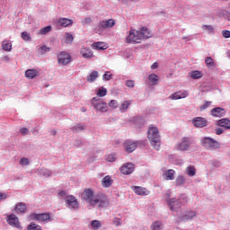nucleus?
I'll use <instances>...</instances> for the list:
<instances>
[{"label":"nucleus","mask_w":230,"mask_h":230,"mask_svg":"<svg viewBox=\"0 0 230 230\" xmlns=\"http://www.w3.org/2000/svg\"><path fill=\"white\" fill-rule=\"evenodd\" d=\"M147 137L155 150H159L161 148V137L159 136V129H157V128H149Z\"/></svg>","instance_id":"obj_1"},{"label":"nucleus","mask_w":230,"mask_h":230,"mask_svg":"<svg viewBox=\"0 0 230 230\" xmlns=\"http://www.w3.org/2000/svg\"><path fill=\"white\" fill-rule=\"evenodd\" d=\"M200 145L205 150H218L220 143L209 137H204L200 139Z\"/></svg>","instance_id":"obj_2"},{"label":"nucleus","mask_w":230,"mask_h":230,"mask_svg":"<svg viewBox=\"0 0 230 230\" xmlns=\"http://www.w3.org/2000/svg\"><path fill=\"white\" fill-rule=\"evenodd\" d=\"M109 206V198L103 193H99L93 198L92 208H107Z\"/></svg>","instance_id":"obj_3"},{"label":"nucleus","mask_w":230,"mask_h":230,"mask_svg":"<svg viewBox=\"0 0 230 230\" xmlns=\"http://www.w3.org/2000/svg\"><path fill=\"white\" fill-rule=\"evenodd\" d=\"M142 38L139 31L136 29H130L128 32V36L126 37L127 44H140Z\"/></svg>","instance_id":"obj_4"},{"label":"nucleus","mask_w":230,"mask_h":230,"mask_svg":"<svg viewBox=\"0 0 230 230\" xmlns=\"http://www.w3.org/2000/svg\"><path fill=\"white\" fill-rule=\"evenodd\" d=\"M115 24L116 22H114L112 19L101 21L98 22V25L95 28V31L96 33H102L103 30H107V28H114Z\"/></svg>","instance_id":"obj_5"},{"label":"nucleus","mask_w":230,"mask_h":230,"mask_svg":"<svg viewBox=\"0 0 230 230\" xmlns=\"http://www.w3.org/2000/svg\"><path fill=\"white\" fill-rule=\"evenodd\" d=\"M65 202H66V208H68V209H71V211H76V209L80 208V204H78V200L73 195H69L66 197Z\"/></svg>","instance_id":"obj_6"},{"label":"nucleus","mask_w":230,"mask_h":230,"mask_svg":"<svg viewBox=\"0 0 230 230\" xmlns=\"http://www.w3.org/2000/svg\"><path fill=\"white\" fill-rule=\"evenodd\" d=\"M92 105L96 111H99L100 112H107V111L109 110L107 103L102 102L100 99L96 97H93L92 99Z\"/></svg>","instance_id":"obj_7"},{"label":"nucleus","mask_w":230,"mask_h":230,"mask_svg":"<svg viewBox=\"0 0 230 230\" xmlns=\"http://www.w3.org/2000/svg\"><path fill=\"white\" fill-rule=\"evenodd\" d=\"M95 197L96 195H94V192L91 189H85L82 194L83 200H85L89 206H93V202L94 201Z\"/></svg>","instance_id":"obj_8"},{"label":"nucleus","mask_w":230,"mask_h":230,"mask_svg":"<svg viewBox=\"0 0 230 230\" xmlns=\"http://www.w3.org/2000/svg\"><path fill=\"white\" fill-rule=\"evenodd\" d=\"M31 220H36L37 222H49L51 217L48 213L43 214H31L30 216Z\"/></svg>","instance_id":"obj_9"},{"label":"nucleus","mask_w":230,"mask_h":230,"mask_svg":"<svg viewBox=\"0 0 230 230\" xmlns=\"http://www.w3.org/2000/svg\"><path fill=\"white\" fill-rule=\"evenodd\" d=\"M166 202L171 211H177V209L181 208V201H179V199L175 198L170 199V195H168V198L166 199Z\"/></svg>","instance_id":"obj_10"},{"label":"nucleus","mask_w":230,"mask_h":230,"mask_svg":"<svg viewBox=\"0 0 230 230\" xmlns=\"http://www.w3.org/2000/svg\"><path fill=\"white\" fill-rule=\"evenodd\" d=\"M190 145L191 138L184 137L183 138H181V142L178 145V150H180V152H186V150L190 148Z\"/></svg>","instance_id":"obj_11"},{"label":"nucleus","mask_w":230,"mask_h":230,"mask_svg":"<svg viewBox=\"0 0 230 230\" xmlns=\"http://www.w3.org/2000/svg\"><path fill=\"white\" fill-rule=\"evenodd\" d=\"M7 224L12 227H16V229H21V223L19 222V217L15 214L9 215L7 217Z\"/></svg>","instance_id":"obj_12"},{"label":"nucleus","mask_w":230,"mask_h":230,"mask_svg":"<svg viewBox=\"0 0 230 230\" xmlns=\"http://www.w3.org/2000/svg\"><path fill=\"white\" fill-rule=\"evenodd\" d=\"M124 150L128 152V154H132L136 148H137V142H134L132 140H126L123 144Z\"/></svg>","instance_id":"obj_13"},{"label":"nucleus","mask_w":230,"mask_h":230,"mask_svg":"<svg viewBox=\"0 0 230 230\" xmlns=\"http://www.w3.org/2000/svg\"><path fill=\"white\" fill-rule=\"evenodd\" d=\"M58 58V64H61L62 66H67V64L71 62V55L66 52H60Z\"/></svg>","instance_id":"obj_14"},{"label":"nucleus","mask_w":230,"mask_h":230,"mask_svg":"<svg viewBox=\"0 0 230 230\" xmlns=\"http://www.w3.org/2000/svg\"><path fill=\"white\" fill-rule=\"evenodd\" d=\"M134 164L132 163H126L120 167V172L123 175H130V173L134 172Z\"/></svg>","instance_id":"obj_15"},{"label":"nucleus","mask_w":230,"mask_h":230,"mask_svg":"<svg viewBox=\"0 0 230 230\" xmlns=\"http://www.w3.org/2000/svg\"><path fill=\"white\" fill-rule=\"evenodd\" d=\"M192 123L194 127L198 128H202L204 127H208V119L202 117H198L192 119Z\"/></svg>","instance_id":"obj_16"},{"label":"nucleus","mask_w":230,"mask_h":230,"mask_svg":"<svg viewBox=\"0 0 230 230\" xmlns=\"http://www.w3.org/2000/svg\"><path fill=\"white\" fill-rule=\"evenodd\" d=\"M226 109L220 107L214 108L210 111L211 116L214 118H224V116H226Z\"/></svg>","instance_id":"obj_17"},{"label":"nucleus","mask_w":230,"mask_h":230,"mask_svg":"<svg viewBox=\"0 0 230 230\" xmlns=\"http://www.w3.org/2000/svg\"><path fill=\"white\" fill-rule=\"evenodd\" d=\"M217 127H222L226 130L230 129V119L227 118L220 119L216 122Z\"/></svg>","instance_id":"obj_18"},{"label":"nucleus","mask_w":230,"mask_h":230,"mask_svg":"<svg viewBox=\"0 0 230 230\" xmlns=\"http://www.w3.org/2000/svg\"><path fill=\"white\" fill-rule=\"evenodd\" d=\"M194 217H197V213H195V211H186L180 216V218L182 222H186L187 220H193Z\"/></svg>","instance_id":"obj_19"},{"label":"nucleus","mask_w":230,"mask_h":230,"mask_svg":"<svg viewBox=\"0 0 230 230\" xmlns=\"http://www.w3.org/2000/svg\"><path fill=\"white\" fill-rule=\"evenodd\" d=\"M141 39H150L154 35L150 30L146 27H142L140 30H138Z\"/></svg>","instance_id":"obj_20"},{"label":"nucleus","mask_w":230,"mask_h":230,"mask_svg":"<svg viewBox=\"0 0 230 230\" xmlns=\"http://www.w3.org/2000/svg\"><path fill=\"white\" fill-rule=\"evenodd\" d=\"M163 177L165 181H173L175 179V172L173 169L164 171Z\"/></svg>","instance_id":"obj_21"},{"label":"nucleus","mask_w":230,"mask_h":230,"mask_svg":"<svg viewBox=\"0 0 230 230\" xmlns=\"http://www.w3.org/2000/svg\"><path fill=\"white\" fill-rule=\"evenodd\" d=\"M58 23L59 26H63V28H67V26H73V20L68 18H59Z\"/></svg>","instance_id":"obj_22"},{"label":"nucleus","mask_w":230,"mask_h":230,"mask_svg":"<svg viewBox=\"0 0 230 230\" xmlns=\"http://www.w3.org/2000/svg\"><path fill=\"white\" fill-rule=\"evenodd\" d=\"M27 208H28V207L26 206V203L19 202V203H17L15 205L14 211L17 214H19V213H26V209Z\"/></svg>","instance_id":"obj_23"},{"label":"nucleus","mask_w":230,"mask_h":230,"mask_svg":"<svg viewBox=\"0 0 230 230\" xmlns=\"http://www.w3.org/2000/svg\"><path fill=\"white\" fill-rule=\"evenodd\" d=\"M81 55L84 58L86 59L93 58V57H94V54H93V50H91V49L88 48L81 49Z\"/></svg>","instance_id":"obj_24"},{"label":"nucleus","mask_w":230,"mask_h":230,"mask_svg":"<svg viewBox=\"0 0 230 230\" xmlns=\"http://www.w3.org/2000/svg\"><path fill=\"white\" fill-rule=\"evenodd\" d=\"M35 173H37L38 175H42L43 177H51V171L46 168H38L35 171Z\"/></svg>","instance_id":"obj_25"},{"label":"nucleus","mask_w":230,"mask_h":230,"mask_svg":"<svg viewBox=\"0 0 230 230\" xmlns=\"http://www.w3.org/2000/svg\"><path fill=\"white\" fill-rule=\"evenodd\" d=\"M39 75V71L37 69H28L25 71V76L26 78H29V80H33Z\"/></svg>","instance_id":"obj_26"},{"label":"nucleus","mask_w":230,"mask_h":230,"mask_svg":"<svg viewBox=\"0 0 230 230\" xmlns=\"http://www.w3.org/2000/svg\"><path fill=\"white\" fill-rule=\"evenodd\" d=\"M133 191H135V193L137 195H148V190H146V189H145L143 187H139V186H135L133 189Z\"/></svg>","instance_id":"obj_27"},{"label":"nucleus","mask_w":230,"mask_h":230,"mask_svg":"<svg viewBox=\"0 0 230 230\" xmlns=\"http://www.w3.org/2000/svg\"><path fill=\"white\" fill-rule=\"evenodd\" d=\"M102 184L103 188H111V186H112V179H111V176H105L102 180Z\"/></svg>","instance_id":"obj_28"},{"label":"nucleus","mask_w":230,"mask_h":230,"mask_svg":"<svg viewBox=\"0 0 230 230\" xmlns=\"http://www.w3.org/2000/svg\"><path fill=\"white\" fill-rule=\"evenodd\" d=\"M92 48L99 51H103V49H107V46L103 45V42L100 41L93 43Z\"/></svg>","instance_id":"obj_29"},{"label":"nucleus","mask_w":230,"mask_h":230,"mask_svg":"<svg viewBox=\"0 0 230 230\" xmlns=\"http://www.w3.org/2000/svg\"><path fill=\"white\" fill-rule=\"evenodd\" d=\"M188 94L185 93H181V92H176L173 94H172L169 98L171 100H181V98H186Z\"/></svg>","instance_id":"obj_30"},{"label":"nucleus","mask_w":230,"mask_h":230,"mask_svg":"<svg viewBox=\"0 0 230 230\" xmlns=\"http://www.w3.org/2000/svg\"><path fill=\"white\" fill-rule=\"evenodd\" d=\"M189 76H190L192 80H199V78H202V72L199 70H194L189 73Z\"/></svg>","instance_id":"obj_31"},{"label":"nucleus","mask_w":230,"mask_h":230,"mask_svg":"<svg viewBox=\"0 0 230 230\" xmlns=\"http://www.w3.org/2000/svg\"><path fill=\"white\" fill-rule=\"evenodd\" d=\"M99 74L98 71L94 70L88 76H87V82H89L90 84H93V82L96 81V78H98Z\"/></svg>","instance_id":"obj_32"},{"label":"nucleus","mask_w":230,"mask_h":230,"mask_svg":"<svg viewBox=\"0 0 230 230\" xmlns=\"http://www.w3.org/2000/svg\"><path fill=\"white\" fill-rule=\"evenodd\" d=\"M51 30V25H48L46 27L41 28L40 31H37V35H48V33H49Z\"/></svg>","instance_id":"obj_33"},{"label":"nucleus","mask_w":230,"mask_h":230,"mask_svg":"<svg viewBox=\"0 0 230 230\" xmlns=\"http://www.w3.org/2000/svg\"><path fill=\"white\" fill-rule=\"evenodd\" d=\"M148 80L151 83V85H157L159 82V76L155 74H151L148 76Z\"/></svg>","instance_id":"obj_34"},{"label":"nucleus","mask_w":230,"mask_h":230,"mask_svg":"<svg viewBox=\"0 0 230 230\" xmlns=\"http://www.w3.org/2000/svg\"><path fill=\"white\" fill-rule=\"evenodd\" d=\"M130 105H131L130 101L123 102L119 107L120 112H127V110L128 109V107H130Z\"/></svg>","instance_id":"obj_35"},{"label":"nucleus","mask_w":230,"mask_h":230,"mask_svg":"<svg viewBox=\"0 0 230 230\" xmlns=\"http://www.w3.org/2000/svg\"><path fill=\"white\" fill-rule=\"evenodd\" d=\"M2 49L4 51H12V43L8 40H4L2 42Z\"/></svg>","instance_id":"obj_36"},{"label":"nucleus","mask_w":230,"mask_h":230,"mask_svg":"<svg viewBox=\"0 0 230 230\" xmlns=\"http://www.w3.org/2000/svg\"><path fill=\"white\" fill-rule=\"evenodd\" d=\"M82 130H85V125L84 124H76L75 126L72 127L73 132H82Z\"/></svg>","instance_id":"obj_37"},{"label":"nucleus","mask_w":230,"mask_h":230,"mask_svg":"<svg viewBox=\"0 0 230 230\" xmlns=\"http://www.w3.org/2000/svg\"><path fill=\"white\" fill-rule=\"evenodd\" d=\"M176 186H184V184L186 183V180L184 179V176L182 175H179L176 180Z\"/></svg>","instance_id":"obj_38"},{"label":"nucleus","mask_w":230,"mask_h":230,"mask_svg":"<svg viewBox=\"0 0 230 230\" xmlns=\"http://www.w3.org/2000/svg\"><path fill=\"white\" fill-rule=\"evenodd\" d=\"M152 230H163V223L161 221H155V223L152 224L151 226Z\"/></svg>","instance_id":"obj_39"},{"label":"nucleus","mask_w":230,"mask_h":230,"mask_svg":"<svg viewBox=\"0 0 230 230\" xmlns=\"http://www.w3.org/2000/svg\"><path fill=\"white\" fill-rule=\"evenodd\" d=\"M187 174L189 177H195V174L197 173V171L195 170V167L189 166L186 168Z\"/></svg>","instance_id":"obj_40"},{"label":"nucleus","mask_w":230,"mask_h":230,"mask_svg":"<svg viewBox=\"0 0 230 230\" xmlns=\"http://www.w3.org/2000/svg\"><path fill=\"white\" fill-rule=\"evenodd\" d=\"M97 96H99V98H103V96H107V88L103 86L100 87L97 93Z\"/></svg>","instance_id":"obj_41"},{"label":"nucleus","mask_w":230,"mask_h":230,"mask_svg":"<svg viewBox=\"0 0 230 230\" xmlns=\"http://www.w3.org/2000/svg\"><path fill=\"white\" fill-rule=\"evenodd\" d=\"M91 227L94 230H98L102 227V223L98 220H93L91 222Z\"/></svg>","instance_id":"obj_42"},{"label":"nucleus","mask_w":230,"mask_h":230,"mask_svg":"<svg viewBox=\"0 0 230 230\" xmlns=\"http://www.w3.org/2000/svg\"><path fill=\"white\" fill-rule=\"evenodd\" d=\"M27 230H42V227L35 223H31L27 226Z\"/></svg>","instance_id":"obj_43"},{"label":"nucleus","mask_w":230,"mask_h":230,"mask_svg":"<svg viewBox=\"0 0 230 230\" xmlns=\"http://www.w3.org/2000/svg\"><path fill=\"white\" fill-rule=\"evenodd\" d=\"M21 36H22V40H25V42H28V41L31 42V36H30V33H28L27 31L22 32Z\"/></svg>","instance_id":"obj_44"},{"label":"nucleus","mask_w":230,"mask_h":230,"mask_svg":"<svg viewBox=\"0 0 230 230\" xmlns=\"http://www.w3.org/2000/svg\"><path fill=\"white\" fill-rule=\"evenodd\" d=\"M202 30L208 31V33H215V28L211 25H202Z\"/></svg>","instance_id":"obj_45"},{"label":"nucleus","mask_w":230,"mask_h":230,"mask_svg":"<svg viewBox=\"0 0 230 230\" xmlns=\"http://www.w3.org/2000/svg\"><path fill=\"white\" fill-rule=\"evenodd\" d=\"M111 79H112V74H111L110 71H106L102 75V80L109 82V80H111Z\"/></svg>","instance_id":"obj_46"},{"label":"nucleus","mask_w":230,"mask_h":230,"mask_svg":"<svg viewBox=\"0 0 230 230\" xmlns=\"http://www.w3.org/2000/svg\"><path fill=\"white\" fill-rule=\"evenodd\" d=\"M47 51H50V49L48 48L47 46L43 45L39 49V53L40 55H45V53H47Z\"/></svg>","instance_id":"obj_47"},{"label":"nucleus","mask_w":230,"mask_h":230,"mask_svg":"<svg viewBox=\"0 0 230 230\" xmlns=\"http://www.w3.org/2000/svg\"><path fill=\"white\" fill-rule=\"evenodd\" d=\"M205 64H207V66L208 67H213V66H215V62L213 61V58H210V57L207 58L205 59Z\"/></svg>","instance_id":"obj_48"},{"label":"nucleus","mask_w":230,"mask_h":230,"mask_svg":"<svg viewBox=\"0 0 230 230\" xmlns=\"http://www.w3.org/2000/svg\"><path fill=\"white\" fill-rule=\"evenodd\" d=\"M74 40L73 35L69 32L66 33V44H71Z\"/></svg>","instance_id":"obj_49"},{"label":"nucleus","mask_w":230,"mask_h":230,"mask_svg":"<svg viewBox=\"0 0 230 230\" xmlns=\"http://www.w3.org/2000/svg\"><path fill=\"white\" fill-rule=\"evenodd\" d=\"M119 105V104L118 103V101H116V100H111L109 102V107H111V109H118Z\"/></svg>","instance_id":"obj_50"},{"label":"nucleus","mask_w":230,"mask_h":230,"mask_svg":"<svg viewBox=\"0 0 230 230\" xmlns=\"http://www.w3.org/2000/svg\"><path fill=\"white\" fill-rule=\"evenodd\" d=\"M107 161H109V163H114V161H116V154L108 155Z\"/></svg>","instance_id":"obj_51"},{"label":"nucleus","mask_w":230,"mask_h":230,"mask_svg":"<svg viewBox=\"0 0 230 230\" xmlns=\"http://www.w3.org/2000/svg\"><path fill=\"white\" fill-rule=\"evenodd\" d=\"M20 164L21 166H28V164H30V160H28V158H21Z\"/></svg>","instance_id":"obj_52"},{"label":"nucleus","mask_w":230,"mask_h":230,"mask_svg":"<svg viewBox=\"0 0 230 230\" xmlns=\"http://www.w3.org/2000/svg\"><path fill=\"white\" fill-rule=\"evenodd\" d=\"M209 105H211V102L206 101L205 103L202 106H200L199 111H206V109H208Z\"/></svg>","instance_id":"obj_53"},{"label":"nucleus","mask_w":230,"mask_h":230,"mask_svg":"<svg viewBox=\"0 0 230 230\" xmlns=\"http://www.w3.org/2000/svg\"><path fill=\"white\" fill-rule=\"evenodd\" d=\"M126 86L129 87L130 89L134 88L135 84L133 80H128L126 81Z\"/></svg>","instance_id":"obj_54"},{"label":"nucleus","mask_w":230,"mask_h":230,"mask_svg":"<svg viewBox=\"0 0 230 230\" xmlns=\"http://www.w3.org/2000/svg\"><path fill=\"white\" fill-rule=\"evenodd\" d=\"M222 35H223V37H224L225 39H230V31H227V30L223 31H222Z\"/></svg>","instance_id":"obj_55"},{"label":"nucleus","mask_w":230,"mask_h":230,"mask_svg":"<svg viewBox=\"0 0 230 230\" xmlns=\"http://www.w3.org/2000/svg\"><path fill=\"white\" fill-rule=\"evenodd\" d=\"M20 132L22 136H26V134L30 133V130L27 128H20Z\"/></svg>","instance_id":"obj_56"},{"label":"nucleus","mask_w":230,"mask_h":230,"mask_svg":"<svg viewBox=\"0 0 230 230\" xmlns=\"http://www.w3.org/2000/svg\"><path fill=\"white\" fill-rule=\"evenodd\" d=\"M112 222H113L114 226H121V219H119L118 217L113 218Z\"/></svg>","instance_id":"obj_57"},{"label":"nucleus","mask_w":230,"mask_h":230,"mask_svg":"<svg viewBox=\"0 0 230 230\" xmlns=\"http://www.w3.org/2000/svg\"><path fill=\"white\" fill-rule=\"evenodd\" d=\"M8 199V194L0 192V202L1 200H6Z\"/></svg>","instance_id":"obj_58"},{"label":"nucleus","mask_w":230,"mask_h":230,"mask_svg":"<svg viewBox=\"0 0 230 230\" xmlns=\"http://www.w3.org/2000/svg\"><path fill=\"white\" fill-rule=\"evenodd\" d=\"M223 17L225 19H226V21H229L230 22V13L226 11L224 13H223Z\"/></svg>","instance_id":"obj_59"},{"label":"nucleus","mask_w":230,"mask_h":230,"mask_svg":"<svg viewBox=\"0 0 230 230\" xmlns=\"http://www.w3.org/2000/svg\"><path fill=\"white\" fill-rule=\"evenodd\" d=\"M58 196L61 197V199H64L66 200V197H67L66 193V190H61L59 193H58Z\"/></svg>","instance_id":"obj_60"},{"label":"nucleus","mask_w":230,"mask_h":230,"mask_svg":"<svg viewBox=\"0 0 230 230\" xmlns=\"http://www.w3.org/2000/svg\"><path fill=\"white\" fill-rule=\"evenodd\" d=\"M182 40H185V42H188L190 40H193V36H183Z\"/></svg>","instance_id":"obj_61"},{"label":"nucleus","mask_w":230,"mask_h":230,"mask_svg":"<svg viewBox=\"0 0 230 230\" xmlns=\"http://www.w3.org/2000/svg\"><path fill=\"white\" fill-rule=\"evenodd\" d=\"M216 134H217V136H220V135L224 134V129H222L220 128H217Z\"/></svg>","instance_id":"obj_62"},{"label":"nucleus","mask_w":230,"mask_h":230,"mask_svg":"<svg viewBox=\"0 0 230 230\" xmlns=\"http://www.w3.org/2000/svg\"><path fill=\"white\" fill-rule=\"evenodd\" d=\"M91 22H93V19H91V17H87L84 19V22H83V24H91Z\"/></svg>","instance_id":"obj_63"},{"label":"nucleus","mask_w":230,"mask_h":230,"mask_svg":"<svg viewBox=\"0 0 230 230\" xmlns=\"http://www.w3.org/2000/svg\"><path fill=\"white\" fill-rule=\"evenodd\" d=\"M212 165L216 166V168H219L220 163L218 161H212Z\"/></svg>","instance_id":"obj_64"}]
</instances>
